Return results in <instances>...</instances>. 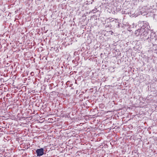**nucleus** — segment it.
<instances>
[{
	"mask_svg": "<svg viewBox=\"0 0 157 157\" xmlns=\"http://www.w3.org/2000/svg\"><path fill=\"white\" fill-rule=\"evenodd\" d=\"M37 154V156H40L44 154V149L42 148L37 149L36 151Z\"/></svg>",
	"mask_w": 157,
	"mask_h": 157,
	"instance_id": "f03ea898",
	"label": "nucleus"
},
{
	"mask_svg": "<svg viewBox=\"0 0 157 157\" xmlns=\"http://www.w3.org/2000/svg\"><path fill=\"white\" fill-rule=\"evenodd\" d=\"M150 29H147L146 28V29H144L142 31L141 29H139L136 30L135 34L137 36L138 35H142L144 36H147L148 33V31Z\"/></svg>",
	"mask_w": 157,
	"mask_h": 157,
	"instance_id": "f257e3e1",
	"label": "nucleus"
},
{
	"mask_svg": "<svg viewBox=\"0 0 157 157\" xmlns=\"http://www.w3.org/2000/svg\"><path fill=\"white\" fill-rule=\"evenodd\" d=\"M143 24V26H141L140 29H141L142 31H143L144 29H146V28L147 29H150V26L147 23H144Z\"/></svg>",
	"mask_w": 157,
	"mask_h": 157,
	"instance_id": "7ed1b4c3",
	"label": "nucleus"
}]
</instances>
